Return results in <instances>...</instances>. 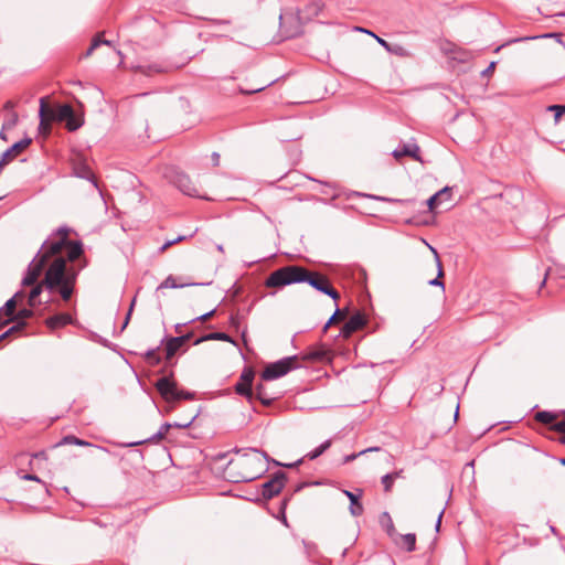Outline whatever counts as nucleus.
<instances>
[{"mask_svg": "<svg viewBox=\"0 0 565 565\" xmlns=\"http://www.w3.org/2000/svg\"><path fill=\"white\" fill-rule=\"evenodd\" d=\"M73 322V318L68 313H57L55 316L49 317L45 321L46 326L54 330L62 328L66 324H71Z\"/></svg>", "mask_w": 565, "mask_h": 565, "instance_id": "dca6fc26", "label": "nucleus"}, {"mask_svg": "<svg viewBox=\"0 0 565 565\" xmlns=\"http://www.w3.org/2000/svg\"><path fill=\"white\" fill-rule=\"evenodd\" d=\"M255 395L264 405H269L274 399V397H270L265 393V388H264L263 384L256 385L254 396Z\"/></svg>", "mask_w": 565, "mask_h": 565, "instance_id": "7c9ffc66", "label": "nucleus"}, {"mask_svg": "<svg viewBox=\"0 0 565 565\" xmlns=\"http://www.w3.org/2000/svg\"><path fill=\"white\" fill-rule=\"evenodd\" d=\"M552 429H554L557 433L565 434V419L557 422L555 424H552Z\"/></svg>", "mask_w": 565, "mask_h": 565, "instance_id": "a18cd8bd", "label": "nucleus"}, {"mask_svg": "<svg viewBox=\"0 0 565 565\" xmlns=\"http://www.w3.org/2000/svg\"><path fill=\"white\" fill-rule=\"evenodd\" d=\"M61 444L76 445V446H90L86 440L79 439L73 435L65 436Z\"/></svg>", "mask_w": 565, "mask_h": 565, "instance_id": "f704fd0d", "label": "nucleus"}, {"mask_svg": "<svg viewBox=\"0 0 565 565\" xmlns=\"http://www.w3.org/2000/svg\"><path fill=\"white\" fill-rule=\"evenodd\" d=\"M173 245V242L172 241H167L160 248L161 252L168 249L170 246Z\"/></svg>", "mask_w": 565, "mask_h": 565, "instance_id": "052dcab7", "label": "nucleus"}, {"mask_svg": "<svg viewBox=\"0 0 565 565\" xmlns=\"http://www.w3.org/2000/svg\"><path fill=\"white\" fill-rule=\"evenodd\" d=\"M381 450H382L381 447H370V448L363 449L361 451H362V455H365L367 452H376V451H381Z\"/></svg>", "mask_w": 565, "mask_h": 565, "instance_id": "6e6d98bb", "label": "nucleus"}, {"mask_svg": "<svg viewBox=\"0 0 565 565\" xmlns=\"http://www.w3.org/2000/svg\"><path fill=\"white\" fill-rule=\"evenodd\" d=\"M239 457L228 463V473L234 482H250L267 470L269 457L256 448L237 449Z\"/></svg>", "mask_w": 565, "mask_h": 565, "instance_id": "7ed1b4c3", "label": "nucleus"}, {"mask_svg": "<svg viewBox=\"0 0 565 565\" xmlns=\"http://www.w3.org/2000/svg\"><path fill=\"white\" fill-rule=\"evenodd\" d=\"M390 475H393V480H395L396 478H401L402 477L403 470L401 469V470L391 472Z\"/></svg>", "mask_w": 565, "mask_h": 565, "instance_id": "680f3d73", "label": "nucleus"}, {"mask_svg": "<svg viewBox=\"0 0 565 565\" xmlns=\"http://www.w3.org/2000/svg\"><path fill=\"white\" fill-rule=\"evenodd\" d=\"M380 523L390 536L395 534V526L388 512H383L380 516Z\"/></svg>", "mask_w": 565, "mask_h": 565, "instance_id": "b1692460", "label": "nucleus"}, {"mask_svg": "<svg viewBox=\"0 0 565 565\" xmlns=\"http://www.w3.org/2000/svg\"><path fill=\"white\" fill-rule=\"evenodd\" d=\"M24 326H25V322H18L14 326H12L11 328H9L6 332H3L0 335V342L2 340H4L6 338H8L10 334L20 331Z\"/></svg>", "mask_w": 565, "mask_h": 565, "instance_id": "e433bc0d", "label": "nucleus"}, {"mask_svg": "<svg viewBox=\"0 0 565 565\" xmlns=\"http://www.w3.org/2000/svg\"><path fill=\"white\" fill-rule=\"evenodd\" d=\"M556 417V414L547 411H541L535 414V419L545 425H552Z\"/></svg>", "mask_w": 565, "mask_h": 565, "instance_id": "c756f323", "label": "nucleus"}, {"mask_svg": "<svg viewBox=\"0 0 565 565\" xmlns=\"http://www.w3.org/2000/svg\"><path fill=\"white\" fill-rule=\"evenodd\" d=\"M39 116H40V124H39L40 132L45 134V135L50 134L52 120H51V118H49L47 103L44 97H42L40 99Z\"/></svg>", "mask_w": 565, "mask_h": 565, "instance_id": "4468645a", "label": "nucleus"}, {"mask_svg": "<svg viewBox=\"0 0 565 565\" xmlns=\"http://www.w3.org/2000/svg\"><path fill=\"white\" fill-rule=\"evenodd\" d=\"M360 456H363L362 455V451H359V452H354V454H351V455H348L343 458V463H349L353 460H355L356 458H359Z\"/></svg>", "mask_w": 565, "mask_h": 565, "instance_id": "de8ad7c7", "label": "nucleus"}, {"mask_svg": "<svg viewBox=\"0 0 565 565\" xmlns=\"http://www.w3.org/2000/svg\"><path fill=\"white\" fill-rule=\"evenodd\" d=\"M72 114V106L68 104L56 105L52 107L47 104V115L52 121H64Z\"/></svg>", "mask_w": 565, "mask_h": 565, "instance_id": "9b49d317", "label": "nucleus"}, {"mask_svg": "<svg viewBox=\"0 0 565 565\" xmlns=\"http://www.w3.org/2000/svg\"><path fill=\"white\" fill-rule=\"evenodd\" d=\"M494 68V62H492L483 72L482 74L486 75V74H489L490 72H492V70Z\"/></svg>", "mask_w": 565, "mask_h": 565, "instance_id": "e2e57ef3", "label": "nucleus"}, {"mask_svg": "<svg viewBox=\"0 0 565 565\" xmlns=\"http://www.w3.org/2000/svg\"><path fill=\"white\" fill-rule=\"evenodd\" d=\"M19 117L15 111H10L2 124V130H11L18 124Z\"/></svg>", "mask_w": 565, "mask_h": 565, "instance_id": "473e14b6", "label": "nucleus"}, {"mask_svg": "<svg viewBox=\"0 0 565 565\" xmlns=\"http://www.w3.org/2000/svg\"><path fill=\"white\" fill-rule=\"evenodd\" d=\"M302 462V459H298L296 462L294 463H288V465H284L285 467H288V468H292V467H297L299 466L300 463Z\"/></svg>", "mask_w": 565, "mask_h": 565, "instance_id": "0e129e2a", "label": "nucleus"}, {"mask_svg": "<svg viewBox=\"0 0 565 565\" xmlns=\"http://www.w3.org/2000/svg\"><path fill=\"white\" fill-rule=\"evenodd\" d=\"M443 514H444V510H441L438 514V519H437V522H436V531H439V527H440V524H441V518H443Z\"/></svg>", "mask_w": 565, "mask_h": 565, "instance_id": "bf43d9fd", "label": "nucleus"}, {"mask_svg": "<svg viewBox=\"0 0 565 565\" xmlns=\"http://www.w3.org/2000/svg\"><path fill=\"white\" fill-rule=\"evenodd\" d=\"M235 392L238 395L246 397L248 401H252L254 398V392H253L252 386H249L241 381H238L235 384Z\"/></svg>", "mask_w": 565, "mask_h": 565, "instance_id": "a878e982", "label": "nucleus"}, {"mask_svg": "<svg viewBox=\"0 0 565 565\" xmlns=\"http://www.w3.org/2000/svg\"><path fill=\"white\" fill-rule=\"evenodd\" d=\"M32 286H33V288L31 289L30 295H29V305L31 307H34L36 303L38 297L41 295L43 288H45L44 279L41 282L36 281Z\"/></svg>", "mask_w": 565, "mask_h": 565, "instance_id": "bb28decb", "label": "nucleus"}, {"mask_svg": "<svg viewBox=\"0 0 565 565\" xmlns=\"http://www.w3.org/2000/svg\"><path fill=\"white\" fill-rule=\"evenodd\" d=\"M199 416V413L194 414L189 420H179V422H174V423H170L171 425V428L174 427V428H188L191 426V424L195 420V418Z\"/></svg>", "mask_w": 565, "mask_h": 565, "instance_id": "4c0bfd02", "label": "nucleus"}, {"mask_svg": "<svg viewBox=\"0 0 565 565\" xmlns=\"http://www.w3.org/2000/svg\"><path fill=\"white\" fill-rule=\"evenodd\" d=\"M212 162H213V166H215V167H217L220 164V153L218 152L212 153Z\"/></svg>", "mask_w": 565, "mask_h": 565, "instance_id": "5fc2aeb1", "label": "nucleus"}, {"mask_svg": "<svg viewBox=\"0 0 565 565\" xmlns=\"http://www.w3.org/2000/svg\"><path fill=\"white\" fill-rule=\"evenodd\" d=\"M193 282H184V284H177L175 278L172 275H169L158 287V289L162 288H183L186 286H194Z\"/></svg>", "mask_w": 565, "mask_h": 565, "instance_id": "c85d7f7f", "label": "nucleus"}, {"mask_svg": "<svg viewBox=\"0 0 565 565\" xmlns=\"http://www.w3.org/2000/svg\"><path fill=\"white\" fill-rule=\"evenodd\" d=\"M71 228L60 226L45 239L34 258L28 266L22 279L23 286L35 284L46 267L44 275L45 289L58 292L64 301L71 299L77 278V271L67 266L83 254L81 242L68 239Z\"/></svg>", "mask_w": 565, "mask_h": 565, "instance_id": "f257e3e1", "label": "nucleus"}, {"mask_svg": "<svg viewBox=\"0 0 565 565\" xmlns=\"http://www.w3.org/2000/svg\"><path fill=\"white\" fill-rule=\"evenodd\" d=\"M332 445V440L328 439L323 441L320 446H318L316 449L309 451L306 457L310 460H315L318 457H320L326 450H328Z\"/></svg>", "mask_w": 565, "mask_h": 565, "instance_id": "393cba45", "label": "nucleus"}, {"mask_svg": "<svg viewBox=\"0 0 565 565\" xmlns=\"http://www.w3.org/2000/svg\"><path fill=\"white\" fill-rule=\"evenodd\" d=\"M210 340H220V341H225V342H230L232 343L233 345L237 347V341L234 340L231 335H228L227 333L225 332H212V333H209V334H205L199 339H196L194 341V344H199L201 342H204V341H210Z\"/></svg>", "mask_w": 565, "mask_h": 565, "instance_id": "f3484780", "label": "nucleus"}, {"mask_svg": "<svg viewBox=\"0 0 565 565\" xmlns=\"http://www.w3.org/2000/svg\"><path fill=\"white\" fill-rule=\"evenodd\" d=\"M13 108H14V103L11 102V100H8L6 104H4V109L8 110L9 113L10 111H13Z\"/></svg>", "mask_w": 565, "mask_h": 565, "instance_id": "4d7b16f0", "label": "nucleus"}, {"mask_svg": "<svg viewBox=\"0 0 565 565\" xmlns=\"http://www.w3.org/2000/svg\"><path fill=\"white\" fill-rule=\"evenodd\" d=\"M266 86H262V87H258V88H254L252 90H248L246 92L247 94H253V93H258V92H262Z\"/></svg>", "mask_w": 565, "mask_h": 565, "instance_id": "69168bd1", "label": "nucleus"}, {"mask_svg": "<svg viewBox=\"0 0 565 565\" xmlns=\"http://www.w3.org/2000/svg\"><path fill=\"white\" fill-rule=\"evenodd\" d=\"M255 377V372L252 367H245L239 376V381L252 386Z\"/></svg>", "mask_w": 565, "mask_h": 565, "instance_id": "72a5a7b5", "label": "nucleus"}, {"mask_svg": "<svg viewBox=\"0 0 565 565\" xmlns=\"http://www.w3.org/2000/svg\"><path fill=\"white\" fill-rule=\"evenodd\" d=\"M365 318L362 313L358 312L354 313L349 318V320L343 324L341 334L344 338H349L353 332L358 331L359 329L363 328L365 324Z\"/></svg>", "mask_w": 565, "mask_h": 565, "instance_id": "1a4fd4ad", "label": "nucleus"}, {"mask_svg": "<svg viewBox=\"0 0 565 565\" xmlns=\"http://www.w3.org/2000/svg\"><path fill=\"white\" fill-rule=\"evenodd\" d=\"M339 315H340V309L337 308L335 311L333 312V315L327 321V323L324 326V330L328 329L338 319Z\"/></svg>", "mask_w": 565, "mask_h": 565, "instance_id": "49530a36", "label": "nucleus"}, {"mask_svg": "<svg viewBox=\"0 0 565 565\" xmlns=\"http://www.w3.org/2000/svg\"><path fill=\"white\" fill-rule=\"evenodd\" d=\"M537 38L539 36H533V39H537ZM540 38H554V39H557L558 42H561V34H558V33H546V34L541 35ZM526 40H532V38H520V39L513 40V42H520V41H526Z\"/></svg>", "mask_w": 565, "mask_h": 565, "instance_id": "79ce46f5", "label": "nucleus"}, {"mask_svg": "<svg viewBox=\"0 0 565 565\" xmlns=\"http://www.w3.org/2000/svg\"><path fill=\"white\" fill-rule=\"evenodd\" d=\"M215 313V309L204 313V315H201L199 317H196L194 320H200V321H206L209 318H211L213 315Z\"/></svg>", "mask_w": 565, "mask_h": 565, "instance_id": "8fccbe9b", "label": "nucleus"}, {"mask_svg": "<svg viewBox=\"0 0 565 565\" xmlns=\"http://www.w3.org/2000/svg\"><path fill=\"white\" fill-rule=\"evenodd\" d=\"M298 367H300L299 356H287L268 364L262 373V379L265 381H273Z\"/></svg>", "mask_w": 565, "mask_h": 565, "instance_id": "39448f33", "label": "nucleus"}, {"mask_svg": "<svg viewBox=\"0 0 565 565\" xmlns=\"http://www.w3.org/2000/svg\"><path fill=\"white\" fill-rule=\"evenodd\" d=\"M33 316V311L31 309H21L18 312L17 318L20 320L19 322H24V319L31 318Z\"/></svg>", "mask_w": 565, "mask_h": 565, "instance_id": "37998d69", "label": "nucleus"}, {"mask_svg": "<svg viewBox=\"0 0 565 565\" xmlns=\"http://www.w3.org/2000/svg\"><path fill=\"white\" fill-rule=\"evenodd\" d=\"M547 110L554 113L555 122H558L562 116L565 115V105H551Z\"/></svg>", "mask_w": 565, "mask_h": 565, "instance_id": "c9c22d12", "label": "nucleus"}, {"mask_svg": "<svg viewBox=\"0 0 565 565\" xmlns=\"http://www.w3.org/2000/svg\"><path fill=\"white\" fill-rule=\"evenodd\" d=\"M312 7H313L312 12H313L315 14H317V13L322 9V4H321L320 2H315V3L312 4Z\"/></svg>", "mask_w": 565, "mask_h": 565, "instance_id": "13d9d810", "label": "nucleus"}, {"mask_svg": "<svg viewBox=\"0 0 565 565\" xmlns=\"http://www.w3.org/2000/svg\"><path fill=\"white\" fill-rule=\"evenodd\" d=\"M343 493L350 500V512L354 516H359L363 513V505L359 501V495L354 494L349 490H344Z\"/></svg>", "mask_w": 565, "mask_h": 565, "instance_id": "6ab92c4d", "label": "nucleus"}, {"mask_svg": "<svg viewBox=\"0 0 565 565\" xmlns=\"http://www.w3.org/2000/svg\"><path fill=\"white\" fill-rule=\"evenodd\" d=\"M171 182L184 194L189 196H200L198 189L189 178L183 172L173 171V175L171 177Z\"/></svg>", "mask_w": 565, "mask_h": 565, "instance_id": "0eeeda50", "label": "nucleus"}, {"mask_svg": "<svg viewBox=\"0 0 565 565\" xmlns=\"http://www.w3.org/2000/svg\"><path fill=\"white\" fill-rule=\"evenodd\" d=\"M183 239H185V236H183V235L178 236L177 238L172 239L173 245H174L175 243L182 242Z\"/></svg>", "mask_w": 565, "mask_h": 565, "instance_id": "774afa93", "label": "nucleus"}, {"mask_svg": "<svg viewBox=\"0 0 565 565\" xmlns=\"http://www.w3.org/2000/svg\"><path fill=\"white\" fill-rule=\"evenodd\" d=\"M298 282H308L312 288L331 297L334 301L340 298V294L330 285L326 276L297 265L285 266L274 270L267 277L265 286L268 288H282Z\"/></svg>", "mask_w": 565, "mask_h": 565, "instance_id": "f03ea898", "label": "nucleus"}, {"mask_svg": "<svg viewBox=\"0 0 565 565\" xmlns=\"http://www.w3.org/2000/svg\"><path fill=\"white\" fill-rule=\"evenodd\" d=\"M21 297H23L22 291L15 292V295L12 298H10L0 309V328L4 327L6 324L13 320V313L15 311L17 301Z\"/></svg>", "mask_w": 565, "mask_h": 565, "instance_id": "6e6552de", "label": "nucleus"}, {"mask_svg": "<svg viewBox=\"0 0 565 565\" xmlns=\"http://www.w3.org/2000/svg\"><path fill=\"white\" fill-rule=\"evenodd\" d=\"M302 360L322 362L328 359V352L323 348H312L301 358Z\"/></svg>", "mask_w": 565, "mask_h": 565, "instance_id": "a211bd4d", "label": "nucleus"}, {"mask_svg": "<svg viewBox=\"0 0 565 565\" xmlns=\"http://www.w3.org/2000/svg\"><path fill=\"white\" fill-rule=\"evenodd\" d=\"M401 545L407 551L413 552L416 547V535L414 533H407L401 535Z\"/></svg>", "mask_w": 565, "mask_h": 565, "instance_id": "cd10ccee", "label": "nucleus"}, {"mask_svg": "<svg viewBox=\"0 0 565 565\" xmlns=\"http://www.w3.org/2000/svg\"><path fill=\"white\" fill-rule=\"evenodd\" d=\"M73 171L74 174L81 179L89 180L92 181L93 185L97 188V183L95 181L93 171L83 161L78 160L73 163Z\"/></svg>", "mask_w": 565, "mask_h": 565, "instance_id": "2eb2a0df", "label": "nucleus"}, {"mask_svg": "<svg viewBox=\"0 0 565 565\" xmlns=\"http://www.w3.org/2000/svg\"><path fill=\"white\" fill-rule=\"evenodd\" d=\"M158 351H159V348H154V349H149L146 353H145V359L146 361L151 364V365H158L161 363V358L160 355L158 354Z\"/></svg>", "mask_w": 565, "mask_h": 565, "instance_id": "2f4dec72", "label": "nucleus"}, {"mask_svg": "<svg viewBox=\"0 0 565 565\" xmlns=\"http://www.w3.org/2000/svg\"><path fill=\"white\" fill-rule=\"evenodd\" d=\"M392 154L395 159H401L404 156L412 157L413 159L420 161L419 147L416 143H404L396 148Z\"/></svg>", "mask_w": 565, "mask_h": 565, "instance_id": "ddd939ff", "label": "nucleus"}, {"mask_svg": "<svg viewBox=\"0 0 565 565\" xmlns=\"http://www.w3.org/2000/svg\"><path fill=\"white\" fill-rule=\"evenodd\" d=\"M149 68H150L151 71H153V72H157V73H159V72H163V71H164L163 68H160V67H158L157 65L150 66Z\"/></svg>", "mask_w": 565, "mask_h": 565, "instance_id": "338daca9", "label": "nucleus"}, {"mask_svg": "<svg viewBox=\"0 0 565 565\" xmlns=\"http://www.w3.org/2000/svg\"><path fill=\"white\" fill-rule=\"evenodd\" d=\"M285 481L286 473L280 470L276 471L273 477L262 486V494L264 499L269 500L279 494L285 486Z\"/></svg>", "mask_w": 565, "mask_h": 565, "instance_id": "423d86ee", "label": "nucleus"}, {"mask_svg": "<svg viewBox=\"0 0 565 565\" xmlns=\"http://www.w3.org/2000/svg\"><path fill=\"white\" fill-rule=\"evenodd\" d=\"M358 30L362 31V32H366V33L373 35L376 39L377 43H380L385 50L391 51V46L392 45L388 42H386L385 40H383V39L379 38L377 35H375L373 32L367 31V30L362 29V28H358Z\"/></svg>", "mask_w": 565, "mask_h": 565, "instance_id": "a19ab883", "label": "nucleus"}, {"mask_svg": "<svg viewBox=\"0 0 565 565\" xmlns=\"http://www.w3.org/2000/svg\"><path fill=\"white\" fill-rule=\"evenodd\" d=\"M381 482L384 487V491L385 492H390L392 490V487H393V475H384L382 478H381Z\"/></svg>", "mask_w": 565, "mask_h": 565, "instance_id": "58836bf2", "label": "nucleus"}, {"mask_svg": "<svg viewBox=\"0 0 565 565\" xmlns=\"http://www.w3.org/2000/svg\"><path fill=\"white\" fill-rule=\"evenodd\" d=\"M431 249V252L435 254V258H436V263H437V277L434 278V279H430L428 281V284L430 286H435V287H441L443 289H445V285L441 280V277L444 276V270H443V265H441V262L439 259V256L437 254V250L434 248V247H429Z\"/></svg>", "mask_w": 565, "mask_h": 565, "instance_id": "412c9836", "label": "nucleus"}, {"mask_svg": "<svg viewBox=\"0 0 565 565\" xmlns=\"http://www.w3.org/2000/svg\"><path fill=\"white\" fill-rule=\"evenodd\" d=\"M191 338L192 333H188L168 339L166 343V358L168 360L171 359Z\"/></svg>", "mask_w": 565, "mask_h": 565, "instance_id": "9d476101", "label": "nucleus"}, {"mask_svg": "<svg viewBox=\"0 0 565 565\" xmlns=\"http://www.w3.org/2000/svg\"><path fill=\"white\" fill-rule=\"evenodd\" d=\"M157 391L167 403H174L180 399H193V392L179 390L177 383L170 376L160 377L154 384Z\"/></svg>", "mask_w": 565, "mask_h": 565, "instance_id": "20e7f679", "label": "nucleus"}, {"mask_svg": "<svg viewBox=\"0 0 565 565\" xmlns=\"http://www.w3.org/2000/svg\"><path fill=\"white\" fill-rule=\"evenodd\" d=\"M23 480L41 482V479L36 475L26 473L22 476Z\"/></svg>", "mask_w": 565, "mask_h": 565, "instance_id": "3c124183", "label": "nucleus"}, {"mask_svg": "<svg viewBox=\"0 0 565 565\" xmlns=\"http://www.w3.org/2000/svg\"><path fill=\"white\" fill-rule=\"evenodd\" d=\"M66 122V128L68 131H75L81 128L84 124V119L81 116L75 115L74 109L72 108V114L68 118L64 120Z\"/></svg>", "mask_w": 565, "mask_h": 565, "instance_id": "4be33fe9", "label": "nucleus"}, {"mask_svg": "<svg viewBox=\"0 0 565 565\" xmlns=\"http://www.w3.org/2000/svg\"><path fill=\"white\" fill-rule=\"evenodd\" d=\"M230 326L238 330L241 328V317L238 315H232L230 317Z\"/></svg>", "mask_w": 565, "mask_h": 565, "instance_id": "c03bdc74", "label": "nucleus"}, {"mask_svg": "<svg viewBox=\"0 0 565 565\" xmlns=\"http://www.w3.org/2000/svg\"><path fill=\"white\" fill-rule=\"evenodd\" d=\"M451 188L445 186L438 192H436L434 195H431L426 204L430 212H434L435 209L440 205L443 202H447L451 199Z\"/></svg>", "mask_w": 565, "mask_h": 565, "instance_id": "f8f14e48", "label": "nucleus"}, {"mask_svg": "<svg viewBox=\"0 0 565 565\" xmlns=\"http://www.w3.org/2000/svg\"><path fill=\"white\" fill-rule=\"evenodd\" d=\"M391 53H394L396 55H401L403 56L404 55V49L399 45H395V46H391Z\"/></svg>", "mask_w": 565, "mask_h": 565, "instance_id": "603ef678", "label": "nucleus"}, {"mask_svg": "<svg viewBox=\"0 0 565 565\" xmlns=\"http://www.w3.org/2000/svg\"><path fill=\"white\" fill-rule=\"evenodd\" d=\"M287 502L288 500L285 499L281 503V521L284 522L285 525H287V519H286V515H285V509H286V505H287Z\"/></svg>", "mask_w": 565, "mask_h": 565, "instance_id": "864d4df0", "label": "nucleus"}, {"mask_svg": "<svg viewBox=\"0 0 565 565\" xmlns=\"http://www.w3.org/2000/svg\"><path fill=\"white\" fill-rule=\"evenodd\" d=\"M135 302H136V299L134 298L131 303H130V307H129L128 313L126 316L125 322L122 324V329H125L127 327L128 322H129V319H130V316H131Z\"/></svg>", "mask_w": 565, "mask_h": 565, "instance_id": "09e8293b", "label": "nucleus"}, {"mask_svg": "<svg viewBox=\"0 0 565 565\" xmlns=\"http://www.w3.org/2000/svg\"><path fill=\"white\" fill-rule=\"evenodd\" d=\"M102 45V42H100V34H98L96 38H94V40L92 41V44L87 49V51L85 52L84 54V57H88L93 54V52Z\"/></svg>", "mask_w": 565, "mask_h": 565, "instance_id": "ea45409f", "label": "nucleus"}, {"mask_svg": "<svg viewBox=\"0 0 565 565\" xmlns=\"http://www.w3.org/2000/svg\"><path fill=\"white\" fill-rule=\"evenodd\" d=\"M170 428H171L170 423H164L163 425H161L160 429L154 435H152L150 438L147 439V441L157 443L158 440L162 439L167 435V433L169 431ZM143 443H146V440L130 443L127 446L131 447V446L142 445Z\"/></svg>", "mask_w": 565, "mask_h": 565, "instance_id": "aec40b11", "label": "nucleus"}, {"mask_svg": "<svg viewBox=\"0 0 565 565\" xmlns=\"http://www.w3.org/2000/svg\"><path fill=\"white\" fill-rule=\"evenodd\" d=\"M358 195H363V196H366V198H370V199H373L376 201L397 203V204H403V205H408V204L414 203V200H412V199L403 200V199H393V198H386V196H381V195L361 194V193H358Z\"/></svg>", "mask_w": 565, "mask_h": 565, "instance_id": "5701e85b", "label": "nucleus"}]
</instances>
